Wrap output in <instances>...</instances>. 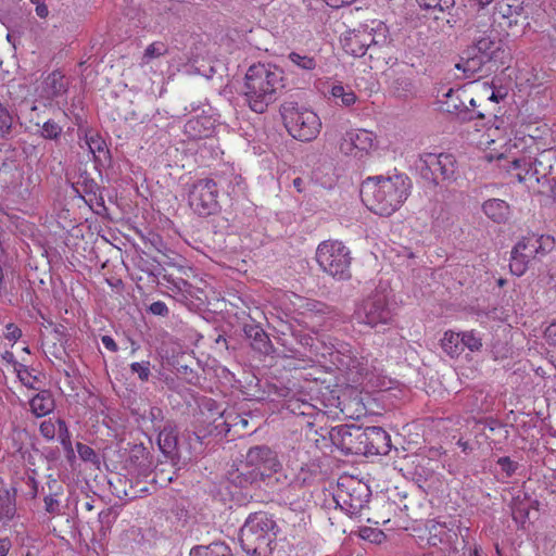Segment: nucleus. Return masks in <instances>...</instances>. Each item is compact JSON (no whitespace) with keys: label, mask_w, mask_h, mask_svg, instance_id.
I'll list each match as a JSON object with an SVG mask.
<instances>
[{"label":"nucleus","mask_w":556,"mask_h":556,"mask_svg":"<svg viewBox=\"0 0 556 556\" xmlns=\"http://www.w3.org/2000/svg\"><path fill=\"white\" fill-rule=\"evenodd\" d=\"M317 361L327 368H336L343 372L348 380L355 384L367 383L379 387L382 369L377 359H369L362 353L342 342L317 340L312 344Z\"/></svg>","instance_id":"1"},{"label":"nucleus","mask_w":556,"mask_h":556,"mask_svg":"<svg viewBox=\"0 0 556 556\" xmlns=\"http://www.w3.org/2000/svg\"><path fill=\"white\" fill-rule=\"evenodd\" d=\"M412 182L405 174L366 178L361 187L364 204L375 214L390 216L407 200Z\"/></svg>","instance_id":"2"},{"label":"nucleus","mask_w":556,"mask_h":556,"mask_svg":"<svg viewBox=\"0 0 556 556\" xmlns=\"http://www.w3.org/2000/svg\"><path fill=\"white\" fill-rule=\"evenodd\" d=\"M237 471L232 480L241 488L263 481L270 489L280 490L290 483L277 453L264 445L251 447Z\"/></svg>","instance_id":"3"},{"label":"nucleus","mask_w":556,"mask_h":556,"mask_svg":"<svg viewBox=\"0 0 556 556\" xmlns=\"http://www.w3.org/2000/svg\"><path fill=\"white\" fill-rule=\"evenodd\" d=\"M283 88L285 77L280 67L270 63H257L248 68L244 97L253 112H265Z\"/></svg>","instance_id":"4"},{"label":"nucleus","mask_w":556,"mask_h":556,"mask_svg":"<svg viewBox=\"0 0 556 556\" xmlns=\"http://www.w3.org/2000/svg\"><path fill=\"white\" fill-rule=\"evenodd\" d=\"M276 522L265 513L250 515L240 530L242 549L252 556H265L275 536Z\"/></svg>","instance_id":"5"},{"label":"nucleus","mask_w":556,"mask_h":556,"mask_svg":"<svg viewBox=\"0 0 556 556\" xmlns=\"http://www.w3.org/2000/svg\"><path fill=\"white\" fill-rule=\"evenodd\" d=\"M281 115L289 134L301 141H312L320 132L321 121L311 109L295 102L281 106Z\"/></svg>","instance_id":"6"},{"label":"nucleus","mask_w":556,"mask_h":556,"mask_svg":"<svg viewBox=\"0 0 556 556\" xmlns=\"http://www.w3.org/2000/svg\"><path fill=\"white\" fill-rule=\"evenodd\" d=\"M316 262L320 269L337 280L351 278V252L339 240H325L316 249Z\"/></svg>","instance_id":"7"},{"label":"nucleus","mask_w":556,"mask_h":556,"mask_svg":"<svg viewBox=\"0 0 556 556\" xmlns=\"http://www.w3.org/2000/svg\"><path fill=\"white\" fill-rule=\"evenodd\" d=\"M554 238L546 235L531 233L522 237L514 247L509 263L510 271L522 276L533 260H540L554 249Z\"/></svg>","instance_id":"8"},{"label":"nucleus","mask_w":556,"mask_h":556,"mask_svg":"<svg viewBox=\"0 0 556 556\" xmlns=\"http://www.w3.org/2000/svg\"><path fill=\"white\" fill-rule=\"evenodd\" d=\"M388 28L380 21H372L370 25H361L358 28L348 30L341 37L344 51L355 58L365 55L370 46L387 42Z\"/></svg>","instance_id":"9"},{"label":"nucleus","mask_w":556,"mask_h":556,"mask_svg":"<svg viewBox=\"0 0 556 556\" xmlns=\"http://www.w3.org/2000/svg\"><path fill=\"white\" fill-rule=\"evenodd\" d=\"M556 161L555 150H544L536 157L523 156L515 159L513 168L518 170L516 177L519 182H540L541 178L551 176L556 180L555 165L552 163Z\"/></svg>","instance_id":"10"},{"label":"nucleus","mask_w":556,"mask_h":556,"mask_svg":"<svg viewBox=\"0 0 556 556\" xmlns=\"http://www.w3.org/2000/svg\"><path fill=\"white\" fill-rule=\"evenodd\" d=\"M378 148V138L374 131L352 128L340 140V152L354 161L366 160Z\"/></svg>","instance_id":"11"},{"label":"nucleus","mask_w":556,"mask_h":556,"mask_svg":"<svg viewBox=\"0 0 556 556\" xmlns=\"http://www.w3.org/2000/svg\"><path fill=\"white\" fill-rule=\"evenodd\" d=\"M217 184L212 178H201L190 185L188 203L200 216H208L219 208Z\"/></svg>","instance_id":"12"},{"label":"nucleus","mask_w":556,"mask_h":556,"mask_svg":"<svg viewBox=\"0 0 556 556\" xmlns=\"http://www.w3.org/2000/svg\"><path fill=\"white\" fill-rule=\"evenodd\" d=\"M425 179L439 184L440 180H453L456 173V161L448 153H425L416 163Z\"/></svg>","instance_id":"13"},{"label":"nucleus","mask_w":556,"mask_h":556,"mask_svg":"<svg viewBox=\"0 0 556 556\" xmlns=\"http://www.w3.org/2000/svg\"><path fill=\"white\" fill-rule=\"evenodd\" d=\"M334 500L346 515L357 517L367 506L369 490L359 481L349 479L339 483Z\"/></svg>","instance_id":"14"},{"label":"nucleus","mask_w":556,"mask_h":556,"mask_svg":"<svg viewBox=\"0 0 556 556\" xmlns=\"http://www.w3.org/2000/svg\"><path fill=\"white\" fill-rule=\"evenodd\" d=\"M356 318L370 327L388 324L392 314L387 304V296L383 293H375L365 299L356 311Z\"/></svg>","instance_id":"15"},{"label":"nucleus","mask_w":556,"mask_h":556,"mask_svg":"<svg viewBox=\"0 0 556 556\" xmlns=\"http://www.w3.org/2000/svg\"><path fill=\"white\" fill-rule=\"evenodd\" d=\"M191 112L194 113L185 124L184 132L192 140L210 137L215 127V118L204 109L193 106Z\"/></svg>","instance_id":"16"},{"label":"nucleus","mask_w":556,"mask_h":556,"mask_svg":"<svg viewBox=\"0 0 556 556\" xmlns=\"http://www.w3.org/2000/svg\"><path fill=\"white\" fill-rule=\"evenodd\" d=\"M475 51L485 64H506L509 53L504 42L496 38L482 37L477 40Z\"/></svg>","instance_id":"17"},{"label":"nucleus","mask_w":556,"mask_h":556,"mask_svg":"<svg viewBox=\"0 0 556 556\" xmlns=\"http://www.w3.org/2000/svg\"><path fill=\"white\" fill-rule=\"evenodd\" d=\"M168 51V45L164 41L157 40L149 43L138 61L139 68L146 75L156 74L161 67L162 59Z\"/></svg>","instance_id":"18"},{"label":"nucleus","mask_w":556,"mask_h":556,"mask_svg":"<svg viewBox=\"0 0 556 556\" xmlns=\"http://www.w3.org/2000/svg\"><path fill=\"white\" fill-rule=\"evenodd\" d=\"M364 450L375 454H386L390 448V435L381 427H367L357 434Z\"/></svg>","instance_id":"19"},{"label":"nucleus","mask_w":556,"mask_h":556,"mask_svg":"<svg viewBox=\"0 0 556 556\" xmlns=\"http://www.w3.org/2000/svg\"><path fill=\"white\" fill-rule=\"evenodd\" d=\"M447 98L446 111L450 113L457 114L462 119H473V113L469 111V106L466 104L468 99V92L466 90H453L450 89L445 94Z\"/></svg>","instance_id":"20"},{"label":"nucleus","mask_w":556,"mask_h":556,"mask_svg":"<svg viewBox=\"0 0 556 556\" xmlns=\"http://www.w3.org/2000/svg\"><path fill=\"white\" fill-rule=\"evenodd\" d=\"M289 71L302 75H311L317 67V61L314 56L292 51L287 55Z\"/></svg>","instance_id":"21"},{"label":"nucleus","mask_w":556,"mask_h":556,"mask_svg":"<svg viewBox=\"0 0 556 556\" xmlns=\"http://www.w3.org/2000/svg\"><path fill=\"white\" fill-rule=\"evenodd\" d=\"M482 210L490 219L498 224L507 222L510 216L509 205L501 199L486 200Z\"/></svg>","instance_id":"22"},{"label":"nucleus","mask_w":556,"mask_h":556,"mask_svg":"<svg viewBox=\"0 0 556 556\" xmlns=\"http://www.w3.org/2000/svg\"><path fill=\"white\" fill-rule=\"evenodd\" d=\"M30 412L36 417H43L53 412L55 402L50 391L43 390L34 395L29 401Z\"/></svg>","instance_id":"23"},{"label":"nucleus","mask_w":556,"mask_h":556,"mask_svg":"<svg viewBox=\"0 0 556 556\" xmlns=\"http://www.w3.org/2000/svg\"><path fill=\"white\" fill-rule=\"evenodd\" d=\"M45 88L49 98L62 96L67 90L65 77L61 72H52L45 81Z\"/></svg>","instance_id":"24"},{"label":"nucleus","mask_w":556,"mask_h":556,"mask_svg":"<svg viewBox=\"0 0 556 556\" xmlns=\"http://www.w3.org/2000/svg\"><path fill=\"white\" fill-rule=\"evenodd\" d=\"M441 346L451 357L459 356L463 352L460 332L446 331L441 340Z\"/></svg>","instance_id":"25"},{"label":"nucleus","mask_w":556,"mask_h":556,"mask_svg":"<svg viewBox=\"0 0 556 556\" xmlns=\"http://www.w3.org/2000/svg\"><path fill=\"white\" fill-rule=\"evenodd\" d=\"M15 514V495L8 490L0 492V521H10L14 518Z\"/></svg>","instance_id":"26"},{"label":"nucleus","mask_w":556,"mask_h":556,"mask_svg":"<svg viewBox=\"0 0 556 556\" xmlns=\"http://www.w3.org/2000/svg\"><path fill=\"white\" fill-rule=\"evenodd\" d=\"M190 556H230V549L225 543L215 542L192 547Z\"/></svg>","instance_id":"27"},{"label":"nucleus","mask_w":556,"mask_h":556,"mask_svg":"<svg viewBox=\"0 0 556 556\" xmlns=\"http://www.w3.org/2000/svg\"><path fill=\"white\" fill-rule=\"evenodd\" d=\"M484 61L479 58L477 53L469 55L468 58H462L455 67L464 73L465 78L473 77L484 65Z\"/></svg>","instance_id":"28"},{"label":"nucleus","mask_w":556,"mask_h":556,"mask_svg":"<svg viewBox=\"0 0 556 556\" xmlns=\"http://www.w3.org/2000/svg\"><path fill=\"white\" fill-rule=\"evenodd\" d=\"M331 97L336 100V103L344 105V106H351L356 102V94L349 86H343L342 84H334L332 85L330 89Z\"/></svg>","instance_id":"29"},{"label":"nucleus","mask_w":556,"mask_h":556,"mask_svg":"<svg viewBox=\"0 0 556 556\" xmlns=\"http://www.w3.org/2000/svg\"><path fill=\"white\" fill-rule=\"evenodd\" d=\"M522 497L521 500V495H517L511 502L513 516L516 520L528 518L529 509L532 506V502L527 498L526 494H522Z\"/></svg>","instance_id":"30"},{"label":"nucleus","mask_w":556,"mask_h":556,"mask_svg":"<svg viewBox=\"0 0 556 556\" xmlns=\"http://www.w3.org/2000/svg\"><path fill=\"white\" fill-rule=\"evenodd\" d=\"M254 332L253 334V341L252 346L254 350H257L261 353L268 354L271 350L270 340L267 337V334L260 328H252L251 332ZM252 337V333H250Z\"/></svg>","instance_id":"31"},{"label":"nucleus","mask_w":556,"mask_h":556,"mask_svg":"<svg viewBox=\"0 0 556 556\" xmlns=\"http://www.w3.org/2000/svg\"><path fill=\"white\" fill-rule=\"evenodd\" d=\"M450 530L440 522H432L429 527V542L432 545L448 541Z\"/></svg>","instance_id":"32"},{"label":"nucleus","mask_w":556,"mask_h":556,"mask_svg":"<svg viewBox=\"0 0 556 556\" xmlns=\"http://www.w3.org/2000/svg\"><path fill=\"white\" fill-rule=\"evenodd\" d=\"M17 378L27 388L36 389L38 383V378L35 376L28 367L22 364H15L14 366Z\"/></svg>","instance_id":"33"},{"label":"nucleus","mask_w":556,"mask_h":556,"mask_svg":"<svg viewBox=\"0 0 556 556\" xmlns=\"http://www.w3.org/2000/svg\"><path fill=\"white\" fill-rule=\"evenodd\" d=\"M462 348H467L471 352H477L482 348V339L473 330L460 332Z\"/></svg>","instance_id":"34"},{"label":"nucleus","mask_w":556,"mask_h":556,"mask_svg":"<svg viewBox=\"0 0 556 556\" xmlns=\"http://www.w3.org/2000/svg\"><path fill=\"white\" fill-rule=\"evenodd\" d=\"M159 444L163 452H168L176 445V435L172 427H165L160 432Z\"/></svg>","instance_id":"35"},{"label":"nucleus","mask_w":556,"mask_h":556,"mask_svg":"<svg viewBox=\"0 0 556 556\" xmlns=\"http://www.w3.org/2000/svg\"><path fill=\"white\" fill-rule=\"evenodd\" d=\"M425 9L438 10L444 12L454 7L455 0H416Z\"/></svg>","instance_id":"36"},{"label":"nucleus","mask_w":556,"mask_h":556,"mask_svg":"<svg viewBox=\"0 0 556 556\" xmlns=\"http://www.w3.org/2000/svg\"><path fill=\"white\" fill-rule=\"evenodd\" d=\"M85 143L89 151L94 155L97 152H102L105 149L104 140L94 132L86 134Z\"/></svg>","instance_id":"37"},{"label":"nucleus","mask_w":556,"mask_h":556,"mask_svg":"<svg viewBox=\"0 0 556 556\" xmlns=\"http://www.w3.org/2000/svg\"><path fill=\"white\" fill-rule=\"evenodd\" d=\"M56 424H58L56 434H58L60 443L63 445V447L66 451H71L72 450L71 433H70V430H68L65 421L62 419H58Z\"/></svg>","instance_id":"38"},{"label":"nucleus","mask_w":556,"mask_h":556,"mask_svg":"<svg viewBox=\"0 0 556 556\" xmlns=\"http://www.w3.org/2000/svg\"><path fill=\"white\" fill-rule=\"evenodd\" d=\"M151 365L149 361L135 362L130 364V370L132 374H137L141 381H148L151 375Z\"/></svg>","instance_id":"39"},{"label":"nucleus","mask_w":556,"mask_h":556,"mask_svg":"<svg viewBox=\"0 0 556 556\" xmlns=\"http://www.w3.org/2000/svg\"><path fill=\"white\" fill-rule=\"evenodd\" d=\"M61 132L62 127L53 121L46 122L41 128V136L46 139H56Z\"/></svg>","instance_id":"40"},{"label":"nucleus","mask_w":556,"mask_h":556,"mask_svg":"<svg viewBox=\"0 0 556 556\" xmlns=\"http://www.w3.org/2000/svg\"><path fill=\"white\" fill-rule=\"evenodd\" d=\"M56 421H53L52 419L43 420L40 424L39 430L42 437H45L48 440H52L56 435Z\"/></svg>","instance_id":"41"},{"label":"nucleus","mask_w":556,"mask_h":556,"mask_svg":"<svg viewBox=\"0 0 556 556\" xmlns=\"http://www.w3.org/2000/svg\"><path fill=\"white\" fill-rule=\"evenodd\" d=\"M76 450H77L79 457L83 460L91 462V463L97 462V459H98L97 454L90 446L83 444V443H77Z\"/></svg>","instance_id":"42"},{"label":"nucleus","mask_w":556,"mask_h":556,"mask_svg":"<svg viewBox=\"0 0 556 556\" xmlns=\"http://www.w3.org/2000/svg\"><path fill=\"white\" fill-rule=\"evenodd\" d=\"M12 126V116L2 104H0V135L9 132Z\"/></svg>","instance_id":"43"},{"label":"nucleus","mask_w":556,"mask_h":556,"mask_svg":"<svg viewBox=\"0 0 556 556\" xmlns=\"http://www.w3.org/2000/svg\"><path fill=\"white\" fill-rule=\"evenodd\" d=\"M45 510L49 514L56 515L60 513V501L56 495H47L43 498Z\"/></svg>","instance_id":"44"},{"label":"nucleus","mask_w":556,"mask_h":556,"mask_svg":"<svg viewBox=\"0 0 556 556\" xmlns=\"http://www.w3.org/2000/svg\"><path fill=\"white\" fill-rule=\"evenodd\" d=\"M497 465L506 473L507 477L513 476L517 469V464L507 456L498 458Z\"/></svg>","instance_id":"45"},{"label":"nucleus","mask_w":556,"mask_h":556,"mask_svg":"<svg viewBox=\"0 0 556 556\" xmlns=\"http://www.w3.org/2000/svg\"><path fill=\"white\" fill-rule=\"evenodd\" d=\"M29 2L35 7L36 15L39 18H47L49 16V8L46 0H29Z\"/></svg>","instance_id":"46"},{"label":"nucleus","mask_w":556,"mask_h":556,"mask_svg":"<svg viewBox=\"0 0 556 556\" xmlns=\"http://www.w3.org/2000/svg\"><path fill=\"white\" fill-rule=\"evenodd\" d=\"M21 330L17 326L13 324H8L5 327V333L4 337L9 341L16 342L21 338Z\"/></svg>","instance_id":"47"},{"label":"nucleus","mask_w":556,"mask_h":556,"mask_svg":"<svg viewBox=\"0 0 556 556\" xmlns=\"http://www.w3.org/2000/svg\"><path fill=\"white\" fill-rule=\"evenodd\" d=\"M150 312L157 316H166L168 314V307L166 304L162 301H155L153 302L150 307Z\"/></svg>","instance_id":"48"},{"label":"nucleus","mask_w":556,"mask_h":556,"mask_svg":"<svg viewBox=\"0 0 556 556\" xmlns=\"http://www.w3.org/2000/svg\"><path fill=\"white\" fill-rule=\"evenodd\" d=\"M466 104H467L468 106H470V108H469V111H470L471 113H473V118H476V117H477V118H483V117H484V115H483V113H482V112H480V111H476L477 102H476V99H475L473 97H470V96L468 94V99L466 100Z\"/></svg>","instance_id":"49"},{"label":"nucleus","mask_w":556,"mask_h":556,"mask_svg":"<svg viewBox=\"0 0 556 556\" xmlns=\"http://www.w3.org/2000/svg\"><path fill=\"white\" fill-rule=\"evenodd\" d=\"M102 344L111 352H116L118 350V346L114 339L110 336H103L101 338Z\"/></svg>","instance_id":"50"},{"label":"nucleus","mask_w":556,"mask_h":556,"mask_svg":"<svg viewBox=\"0 0 556 556\" xmlns=\"http://www.w3.org/2000/svg\"><path fill=\"white\" fill-rule=\"evenodd\" d=\"M26 483H27V484L29 485V488H30V491H29V493H28L29 497H30V498H35V497L37 496V494H38V485H37V481L35 480V478H34V477L29 476V477L27 478V482H26Z\"/></svg>","instance_id":"51"},{"label":"nucleus","mask_w":556,"mask_h":556,"mask_svg":"<svg viewBox=\"0 0 556 556\" xmlns=\"http://www.w3.org/2000/svg\"><path fill=\"white\" fill-rule=\"evenodd\" d=\"M545 336L553 344H556V323L546 328Z\"/></svg>","instance_id":"52"},{"label":"nucleus","mask_w":556,"mask_h":556,"mask_svg":"<svg viewBox=\"0 0 556 556\" xmlns=\"http://www.w3.org/2000/svg\"><path fill=\"white\" fill-rule=\"evenodd\" d=\"M12 544L8 538L0 539V556H7Z\"/></svg>","instance_id":"53"},{"label":"nucleus","mask_w":556,"mask_h":556,"mask_svg":"<svg viewBox=\"0 0 556 556\" xmlns=\"http://www.w3.org/2000/svg\"><path fill=\"white\" fill-rule=\"evenodd\" d=\"M457 445L463 450V452H467L469 450V443L462 439L457 441Z\"/></svg>","instance_id":"54"},{"label":"nucleus","mask_w":556,"mask_h":556,"mask_svg":"<svg viewBox=\"0 0 556 556\" xmlns=\"http://www.w3.org/2000/svg\"><path fill=\"white\" fill-rule=\"evenodd\" d=\"M481 8L489 5L493 0H475Z\"/></svg>","instance_id":"55"},{"label":"nucleus","mask_w":556,"mask_h":556,"mask_svg":"<svg viewBox=\"0 0 556 556\" xmlns=\"http://www.w3.org/2000/svg\"><path fill=\"white\" fill-rule=\"evenodd\" d=\"M301 184H302V179H301V178H295V179L293 180V185H294V187H296V188H298V190H300V186H301Z\"/></svg>","instance_id":"56"},{"label":"nucleus","mask_w":556,"mask_h":556,"mask_svg":"<svg viewBox=\"0 0 556 556\" xmlns=\"http://www.w3.org/2000/svg\"><path fill=\"white\" fill-rule=\"evenodd\" d=\"M470 556H482V554H481L480 549L476 547V548L471 552Z\"/></svg>","instance_id":"57"},{"label":"nucleus","mask_w":556,"mask_h":556,"mask_svg":"<svg viewBox=\"0 0 556 556\" xmlns=\"http://www.w3.org/2000/svg\"><path fill=\"white\" fill-rule=\"evenodd\" d=\"M402 84H404V86H405V90H408V88L410 87V83H409V80H408V79H406V78H404V79L402 80Z\"/></svg>","instance_id":"58"},{"label":"nucleus","mask_w":556,"mask_h":556,"mask_svg":"<svg viewBox=\"0 0 556 556\" xmlns=\"http://www.w3.org/2000/svg\"><path fill=\"white\" fill-rule=\"evenodd\" d=\"M489 100L490 101H496V96L494 92H492V94L489 97Z\"/></svg>","instance_id":"59"},{"label":"nucleus","mask_w":556,"mask_h":556,"mask_svg":"<svg viewBox=\"0 0 556 556\" xmlns=\"http://www.w3.org/2000/svg\"><path fill=\"white\" fill-rule=\"evenodd\" d=\"M86 508H87L88 510H90V509H92V505H91L90 503H87V504H86Z\"/></svg>","instance_id":"60"},{"label":"nucleus","mask_w":556,"mask_h":556,"mask_svg":"<svg viewBox=\"0 0 556 556\" xmlns=\"http://www.w3.org/2000/svg\"><path fill=\"white\" fill-rule=\"evenodd\" d=\"M236 179L238 180L237 185L239 186L240 185V180H241V176L236 177Z\"/></svg>","instance_id":"61"}]
</instances>
